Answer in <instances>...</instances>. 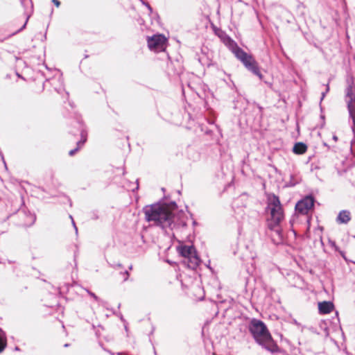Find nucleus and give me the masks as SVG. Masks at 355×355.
<instances>
[{"mask_svg": "<svg viewBox=\"0 0 355 355\" xmlns=\"http://www.w3.org/2000/svg\"><path fill=\"white\" fill-rule=\"evenodd\" d=\"M92 218H93V219H97V218H98V216H97L95 213H94V214H93Z\"/></svg>", "mask_w": 355, "mask_h": 355, "instance_id": "obj_29", "label": "nucleus"}, {"mask_svg": "<svg viewBox=\"0 0 355 355\" xmlns=\"http://www.w3.org/2000/svg\"><path fill=\"white\" fill-rule=\"evenodd\" d=\"M334 305L331 302L324 301L318 303L319 312L322 314H327L332 311Z\"/></svg>", "mask_w": 355, "mask_h": 355, "instance_id": "obj_11", "label": "nucleus"}, {"mask_svg": "<svg viewBox=\"0 0 355 355\" xmlns=\"http://www.w3.org/2000/svg\"><path fill=\"white\" fill-rule=\"evenodd\" d=\"M167 42L165 36L161 34L154 35L152 37H148L147 43L148 48L155 51H162L165 49Z\"/></svg>", "mask_w": 355, "mask_h": 355, "instance_id": "obj_7", "label": "nucleus"}, {"mask_svg": "<svg viewBox=\"0 0 355 355\" xmlns=\"http://www.w3.org/2000/svg\"><path fill=\"white\" fill-rule=\"evenodd\" d=\"M268 207L270 213V218L268 220V227L282 239V230L279 225L284 218V213L279 197L275 194L270 196L268 198Z\"/></svg>", "mask_w": 355, "mask_h": 355, "instance_id": "obj_3", "label": "nucleus"}, {"mask_svg": "<svg viewBox=\"0 0 355 355\" xmlns=\"http://www.w3.org/2000/svg\"><path fill=\"white\" fill-rule=\"evenodd\" d=\"M21 5L24 7V15L26 17V19L24 25L16 32L13 33L12 35H14L17 34V33H19L22 30H24L26 28V26L27 24L28 20L31 16L33 13V6L31 0H21Z\"/></svg>", "mask_w": 355, "mask_h": 355, "instance_id": "obj_10", "label": "nucleus"}, {"mask_svg": "<svg viewBox=\"0 0 355 355\" xmlns=\"http://www.w3.org/2000/svg\"><path fill=\"white\" fill-rule=\"evenodd\" d=\"M256 106L257 107V108L259 110L260 112H261L262 110V107L259 105H256Z\"/></svg>", "mask_w": 355, "mask_h": 355, "instance_id": "obj_30", "label": "nucleus"}, {"mask_svg": "<svg viewBox=\"0 0 355 355\" xmlns=\"http://www.w3.org/2000/svg\"><path fill=\"white\" fill-rule=\"evenodd\" d=\"M223 43L227 46H228L232 51L235 49L236 47H237V44L230 37L228 36L227 35L223 33V35H219Z\"/></svg>", "mask_w": 355, "mask_h": 355, "instance_id": "obj_13", "label": "nucleus"}, {"mask_svg": "<svg viewBox=\"0 0 355 355\" xmlns=\"http://www.w3.org/2000/svg\"><path fill=\"white\" fill-rule=\"evenodd\" d=\"M232 51L235 55L236 58L248 69V70L257 76L261 80L263 79V76L259 70L258 63L252 55L248 54L239 46Z\"/></svg>", "mask_w": 355, "mask_h": 355, "instance_id": "obj_4", "label": "nucleus"}, {"mask_svg": "<svg viewBox=\"0 0 355 355\" xmlns=\"http://www.w3.org/2000/svg\"><path fill=\"white\" fill-rule=\"evenodd\" d=\"M345 101L347 103V110L349 112V118L352 121V129L355 134V94L353 92L352 85H349L346 89Z\"/></svg>", "mask_w": 355, "mask_h": 355, "instance_id": "obj_6", "label": "nucleus"}, {"mask_svg": "<svg viewBox=\"0 0 355 355\" xmlns=\"http://www.w3.org/2000/svg\"><path fill=\"white\" fill-rule=\"evenodd\" d=\"M143 4H144L147 8L148 9V10L152 12L153 11V8H151V6H150V4L147 2H144V1H142Z\"/></svg>", "mask_w": 355, "mask_h": 355, "instance_id": "obj_23", "label": "nucleus"}, {"mask_svg": "<svg viewBox=\"0 0 355 355\" xmlns=\"http://www.w3.org/2000/svg\"><path fill=\"white\" fill-rule=\"evenodd\" d=\"M329 91V83L327 84L326 85V89L324 92H322V96H321V101L323 100V98H324L326 94H327Z\"/></svg>", "mask_w": 355, "mask_h": 355, "instance_id": "obj_21", "label": "nucleus"}, {"mask_svg": "<svg viewBox=\"0 0 355 355\" xmlns=\"http://www.w3.org/2000/svg\"><path fill=\"white\" fill-rule=\"evenodd\" d=\"M69 344H68V343H67V344H65V345H64V347H69Z\"/></svg>", "mask_w": 355, "mask_h": 355, "instance_id": "obj_32", "label": "nucleus"}, {"mask_svg": "<svg viewBox=\"0 0 355 355\" xmlns=\"http://www.w3.org/2000/svg\"><path fill=\"white\" fill-rule=\"evenodd\" d=\"M355 145V141H352V144H351V150L352 152H353V148H354V146Z\"/></svg>", "mask_w": 355, "mask_h": 355, "instance_id": "obj_27", "label": "nucleus"}, {"mask_svg": "<svg viewBox=\"0 0 355 355\" xmlns=\"http://www.w3.org/2000/svg\"><path fill=\"white\" fill-rule=\"evenodd\" d=\"M132 266H130L129 267V269H130V270H132Z\"/></svg>", "mask_w": 355, "mask_h": 355, "instance_id": "obj_33", "label": "nucleus"}, {"mask_svg": "<svg viewBox=\"0 0 355 355\" xmlns=\"http://www.w3.org/2000/svg\"><path fill=\"white\" fill-rule=\"evenodd\" d=\"M110 266L114 268H122V265L121 263L110 264Z\"/></svg>", "mask_w": 355, "mask_h": 355, "instance_id": "obj_24", "label": "nucleus"}, {"mask_svg": "<svg viewBox=\"0 0 355 355\" xmlns=\"http://www.w3.org/2000/svg\"><path fill=\"white\" fill-rule=\"evenodd\" d=\"M351 219L350 212L347 210L340 211L337 216V222L339 223H347Z\"/></svg>", "mask_w": 355, "mask_h": 355, "instance_id": "obj_12", "label": "nucleus"}, {"mask_svg": "<svg viewBox=\"0 0 355 355\" xmlns=\"http://www.w3.org/2000/svg\"><path fill=\"white\" fill-rule=\"evenodd\" d=\"M143 212L147 221L153 222L155 225L162 229H179L186 227L187 225V216L183 211L173 214L166 207L159 204H153L144 207Z\"/></svg>", "mask_w": 355, "mask_h": 355, "instance_id": "obj_1", "label": "nucleus"}, {"mask_svg": "<svg viewBox=\"0 0 355 355\" xmlns=\"http://www.w3.org/2000/svg\"><path fill=\"white\" fill-rule=\"evenodd\" d=\"M333 140L335 141H338V137L336 135H334L333 137H332Z\"/></svg>", "mask_w": 355, "mask_h": 355, "instance_id": "obj_28", "label": "nucleus"}, {"mask_svg": "<svg viewBox=\"0 0 355 355\" xmlns=\"http://www.w3.org/2000/svg\"><path fill=\"white\" fill-rule=\"evenodd\" d=\"M7 346V338L5 332L0 328V354L2 353Z\"/></svg>", "mask_w": 355, "mask_h": 355, "instance_id": "obj_15", "label": "nucleus"}, {"mask_svg": "<svg viewBox=\"0 0 355 355\" xmlns=\"http://www.w3.org/2000/svg\"><path fill=\"white\" fill-rule=\"evenodd\" d=\"M77 123L78 125V128H79L80 132V139L78 141H77V144H76L77 146H76V148H74V149L71 150L69 152V155L70 156L74 155L83 147V146L87 141V132L85 130L83 122L80 121H78Z\"/></svg>", "mask_w": 355, "mask_h": 355, "instance_id": "obj_9", "label": "nucleus"}, {"mask_svg": "<svg viewBox=\"0 0 355 355\" xmlns=\"http://www.w3.org/2000/svg\"><path fill=\"white\" fill-rule=\"evenodd\" d=\"M86 291L87 292V293L92 297L94 298V300L96 302H99L100 301V299L99 297L96 295L95 293H94L93 292L89 291L88 289H86Z\"/></svg>", "mask_w": 355, "mask_h": 355, "instance_id": "obj_20", "label": "nucleus"}, {"mask_svg": "<svg viewBox=\"0 0 355 355\" xmlns=\"http://www.w3.org/2000/svg\"><path fill=\"white\" fill-rule=\"evenodd\" d=\"M160 205V203H159ZM161 205L166 207L167 210L173 213V214H176L179 211H178V206L175 202H171L170 204H161Z\"/></svg>", "mask_w": 355, "mask_h": 355, "instance_id": "obj_17", "label": "nucleus"}, {"mask_svg": "<svg viewBox=\"0 0 355 355\" xmlns=\"http://www.w3.org/2000/svg\"><path fill=\"white\" fill-rule=\"evenodd\" d=\"M315 198L313 196L309 195L300 200L295 205V211L300 214L305 215L313 208Z\"/></svg>", "mask_w": 355, "mask_h": 355, "instance_id": "obj_8", "label": "nucleus"}, {"mask_svg": "<svg viewBox=\"0 0 355 355\" xmlns=\"http://www.w3.org/2000/svg\"><path fill=\"white\" fill-rule=\"evenodd\" d=\"M53 3L55 5L56 7H59L60 5V2L58 0H52Z\"/></svg>", "mask_w": 355, "mask_h": 355, "instance_id": "obj_25", "label": "nucleus"}, {"mask_svg": "<svg viewBox=\"0 0 355 355\" xmlns=\"http://www.w3.org/2000/svg\"><path fill=\"white\" fill-rule=\"evenodd\" d=\"M300 182V178L296 174H291L290 180L286 183L288 187H294Z\"/></svg>", "mask_w": 355, "mask_h": 355, "instance_id": "obj_19", "label": "nucleus"}, {"mask_svg": "<svg viewBox=\"0 0 355 355\" xmlns=\"http://www.w3.org/2000/svg\"><path fill=\"white\" fill-rule=\"evenodd\" d=\"M121 274L124 277L123 281L128 280L130 274L128 270H125L123 272H121Z\"/></svg>", "mask_w": 355, "mask_h": 355, "instance_id": "obj_22", "label": "nucleus"}, {"mask_svg": "<svg viewBox=\"0 0 355 355\" xmlns=\"http://www.w3.org/2000/svg\"><path fill=\"white\" fill-rule=\"evenodd\" d=\"M307 150L306 145L303 142L296 143L293 148V151L294 153L297 155H302Z\"/></svg>", "mask_w": 355, "mask_h": 355, "instance_id": "obj_14", "label": "nucleus"}, {"mask_svg": "<svg viewBox=\"0 0 355 355\" xmlns=\"http://www.w3.org/2000/svg\"><path fill=\"white\" fill-rule=\"evenodd\" d=\"M248 329L257 344L272 354L279 352L280 348L272 339L265 323L253 318L249 323Z\"/></svg>", "mask_w": 355, "mask_h": 355, "instance_id": "obj_2", "label": "nucleus"}, {"mask_svg": "<svg viewBox=\"0 0 355 355\" xmlns=\"http://www.w3.org/2000/svg\"><path fill=\"white\" fill-rule=\"evenodd\" d=\"M70 218H71V220H72L73 225V227H74V229H75V230H76V232L77 233V232H78V228H77V227H76V224H75V222H74V220H73V218H72V216H70Z\"/></svg>", "mask_w": 355, "mask_h": 355, "instance_id": "obj_26", "label": "nucleus"}, {"mask_svg": "<svg viewBox=\"0 0 355 355\" xmlns=\"http://www.w3.org/2000/svg\"><path fill=\"white\" fill-rule=\"evenodd\" d=\"M138 181H139V180H137V183H138ZM139 189V184H137V187H136V189Z\"/></svg>", "mask_w": 355, "mask_h": 355, "instance_id": "obj_31", "label": "nucleus"}, {"mask_svg": "<svg viewBox=\"0 0 355 355\" xmlns=\"http://www.w3.org/2000/svg\"><path fill=\"white\" fill-rule=\"evenodd\" d=\"M177 250L182 257L185 258L184 263L189 268L194 270L199 266L200 260L193 245H180L177 247Z\"/></svg>", "mask_w": 355, "mask_h": 355, "instance_id": "obj_5", "label": "nucleus"}, {"mask_svg": "<svg viewBox=\"0 0 355 355\" xmlns=\"http://www.w3.org/2000/svg\"><path fill=\"white\" fill-rule=\"evenodd\" d=\"M9 263H14L12 266V272L14 274H15L16 276L19 277L23 275L22 270H21V266L19 263H16L15 262L8 261Z\"/></svg>", "mask_w": 355, "mask_h": 355, "instance_id": "obj_18", "label": "nucleus"}, {"mask_svg": "<svg viewBox=\"0 0 355 355\" xmlns=\"http://www.w3.org/2000/svg\"><path fill=\"white\" fill-rule=\"evenodd\" d=\"M319 328L320 330L319 334H323L324 337H328L329 336V324H327L325 321L320 322Z\"/></svg>", "mask_w": 355, "mask_h": 355, "instance_id": "obj_16", "label": "nucleus"}]
</instances>
